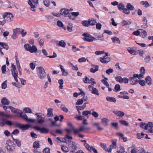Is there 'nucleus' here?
<instances>
[{
	"label": "nucleus",
	"instance_id": "nucleus-1",
	"mask_svg": "<svg viewBox=\"0 0 153 153\" xmlns=\"http://www.w3.org/2000/svg\"><path fill=\"white\" fill-rule=\"evenodd\" d=\"M37 73L39 77L41 79H43L46 77V74L45 71L42 67L36 68Z\"/></svg>",
	"mask_w": 153,
	"mask_h": 153
},
{
	"label": "nucleus",
	"instance_id": "nucleus-2",
	"mask_svg": "<svg viewBox=\"0 0 153 153\" xmlns=\"http://www.w3.org/2000/svg\"><path fill=\"white\" fill-rule=\"evenodd\" d=\"M5 147L7 151L10 153L13 152L15 149L12 141L10 140H7L5 144Z\"/></svg>",
	"mask_w": 153,
	"mask_h": 153
},
{
	"label": "nucleus",
	"instance_id": "nucleus-3",
	"mask_svg": "<svg viewBox=\"0 0 153 153\" xmlns=\"http://www.w3.org/2000/svg\"><path fill=\"white\" fill-rule=\"evenodd\" d=\"M2 16L4 19L9 22L12 21L13 18V15L10 13H5Z\"/></svg>",
	"mask_w": 153,
	"mask_h": 153
},
{
	"label": "nucleus",
	"instance_id": "nucleus-4",
	"mask_svg": "<svg viewBox=\"0 0 153 153\" xmlns=\"http://www.w3.org/2000/svg\"><path fill=\"white\" fill-rule=\"evenodd\" d=\"M33 147L34 148L33 151L35 153H40L41 152V150L39 149L40 148L39 141H36L34 142L33 144Z\"/></svg>",
	"mask_w": 153,
	"mask_h": 153
},
{
	"label": "nucleus",
	"instance_id": "nucleus-5",
	"mask_svg": "<svg viewBox=\"0 0 153 153\" xmlns=\"http://www.w3.org/2000/svg\"><path fill=\"white\" fill-rule=\"evenodd\" d=\"M68 141L69 143L68 144L69 148L73 149L71 151V153H74L77 149V146L75 144V142L69 140H68Z\"/></svg>",
	"mask_w": 153,
	"mask_h": 153
},
{
	"label": "nucleus",
	"instance_id": "nucleus-6",
	"mask_svg": "<svg viewBox=\"0 0 153 153\" xmlns=\"http://www.w3.org/2000/svg\"><path fill=\"white\" fill-rule=\"evenodd\" d=\"M82 36L84 37L83 39L85 41L92 42L93 41V39H96L95 38L92 37L91 35L87 33H83Z\"/></svg>",
	"mask_w": 153,
	"mask_h": 153
},
{
	"label": "nucleus",
	"instance_id": "nucleus-7",
	"mask_svg": "<svg viewBox=\"0 0 153 153\" xmlns=\"http://www.w3.org/2000/svg\"><path fill=\"white\" fill-rule=\"evenodd\" d=\"M90 129V128L89 127L83 126H80L79 129L76 128V129H74V134H78L79 132L84 130H88Z\"/></svg>",
	"mask_w": 153,
	"mask_h": 153
},
{
	"label": "nucleus",
	"instance_id": "nucleus-8",
	"mask_svg": "<svg viewBox=\"0 0 153 153\" xmlns=\"http://www.w3.org/2000/svg\"><path fill=\"white\" fill-rule=\"evenodd\" d=\"M32 1L35 4H37L39 3L38 0H29L28 1V4L30 6V10L33 11H35V10L34 8L35 7V5L33 4L32 3Z\"/></svg>",
	"mask_w": 153,
	"mask_h": 153
},
{
	"label": "nucleus",
	"instance_id": "nucleus-9",
	"mask_svg": "<svg viewBox=\"0 0 153 153\" xmlns=\"http://www.w3.org/2000/svg\"><path fill=\"white\" fill-rule=\"evenodd\" d=\"M34 128L38 131H40L42 133L47 134L49 132V130L45 127L40 128L39 127L35 126L33 127Z\"/></svg>",
	"mask_w": 153,
	"mask_h": 153
},
{
	"label": "nucleus",
	"instance_id": "nucleus-10",
	"mask_svg": "<svg viewBox=\"0 0 153 153\" xmlns=\"http://www.w3.org/2000/svg\"><path fill=\"white\" fill-rule=\"evenodd\" d=\"M22 114L23 112L22 111H21V112L20 113L19 116L22 118H23L26 121L32 123H34L35 121V119L28 118L26 114H25L24 115H22Z\"/></svg>",
	"mask_w": 153,
	"mask_h": 153
},
{
	"label": "nucleus",
	"instance_id": "nucleus-11",
	"mask_svg": "<svg viewBox=\"0 0 153 153\" xmlns=\"http://www.w3.org/2000/svg\"><path fill=\"white\" fill-rule=\"evenodd\" d=\"M21 29L20 28L14 29L13 30V33L12 35V38L13 39H16L18 35L20 33Z\"/></svg>",
	"mask_w": 153,
	"mask_h": 153
},
{
	"label": "nucleus",
	"instance_id": "nucleus-12",
	"mask_svg": "<svg viewBox=\"0 0 153 153\" xmlns=\"http://www.w3.org/2000/svg\"><path fill=\"white\" fill-rule=\"evenodd\" d=\"M12 124L11 121L6 120L4 118H2L1 121H0V126L1 127L4 126L5 124L11 126Z\"/></svg>",
	"mask_w": 153,
	"mask_h": 153
},
{
	"label": "nucleus",
	"instance_id": "nucleus-13",
	"mask_svg": "<svg viewBox=\"0 0 153 153\" xmlns=\"http://www.w3.org/2000/svg\"><path fill=\"white\" fill-rule=\"evenodd\" d=\"M117 140L114 139L111 140L112 144L110 145L109 149V152L111 153V150L114 149L115 148L117 147Z\"/></svg>",
	"mask_w": 153,
	"mask_h": 153
},
{
	"label": "nucleus",
	"instance_id": "nucleus-14",
	"mask_svg": "<svg viewBox=\"0 0 153 153\" xmlns=\"http://www.w3.org/2000/svg\"><path fill=\"white\" fill-rule=\"evenodd\" d=\"M88 89L92 94H94L97 96L99 95V91L96 88H94L91 85H89L88 86Z\"/></svg>",
	"mask_w": 153,
	"mask_h": 153
},
{
	"label": "nucleus",
	"instance_id": "nucleus-15",
	"mask_svg": "<svg viewBox=\"0 0 153 153\" xmlns=\"http://www.w3.org/2000/svg\"><path fill=\"white\" fill-rule=\"evenodd\" d=\"M36 115L37 116L38 120L37 122L38 123L41 124L45 122V117H43L42 115H39L38 113L36 114Z\"/></svg>",
	"mask_w": 153,
	"mask_h": 153
},
{
	"label": "nucleus",
	"instance_id": "nucleus-16",
	"mask_svg": "<svg viewBox=\"0 0 153 153\" xmlns=\"http://www.w3.org/2000/svg\"><path fill=\"white\" fill-rule=\"evenodd\" d=\"M18 127L22 130H25L29 128L30 126L28 124H26L25 125H21L19 124L17 125Z\"/></svg>",
	"mask_w": 153,
	"mask_h": 153
},
{
	"label": "nucleus",
	"instance_id": "nucleus-17",
	"mask_svg": "<svg viewBox=\"0 0 153 153\" xmlns=\"http://www.w3.org/2000/svg\"><path fill=\"white\" fill-rule=\"evenodd\" d=\"M145 150L143 148L138 147L134 149V153H146Z\"/></svg>",
	"mask_w": 153,
	"mask_h": 153
},
{
	"label": "nucleus",
	"instance_id": "nucleus-18",
	"mask_svg": "<svg viewBox=\"0 0 153 153\" xmlns=\"http://www.w3.org/2000/svg\"><path fill=\"white\" fill-rule=\"evenodd\" d=\"M61 13H60L61 15H62L64 16H67V15H68L69 14V12L70 10L68 9H66L65 8H62L61 10Z\"/></svg>",
	"mask_w": 153,
	"mask_h": 153
},
{
	"label": "nucleus",
	"instance_id": "nucleus-19",
	"mask_svg": "<svg viewBox=\"0 0 153 153\" xmlns=\"http://www.w3.org/2000/svg\"><path fill=\"white\" fill-rule=\"evenodd\" d=\"M59 67L61 70L62 75L64 76H67L68 74V73L67 70H66L62 65H60Z\"/></svg>",
	"mask_w": 153,
	"mask_h": 153
},
{
	"label": "nucleus",
	"instance_id": "nucleus-20",
	"mask_svg": "<svg viewBox=\"0 0 153 153\" xmlns=\"http://www.w3.org/2000/svg\"><path fill=\"white\" fill-rule=\"evenodd\" d=\"M147 129L149 130V132H153V123L148 122L147 124Z\"/></svg>",
	"mask_w": 153,
	"mask_h": 153
},
{
	"label": "nucleus",
	"instance_id": "nucleus-21",
	"mask_svg": "<svg viewBox=\"0 0 153 153\" xmlns=\"http://www.w3.org/2000/svg\"><path fill=\"white\" fill-rule=\"evenodd\" d=\"M113 113L119 117H122L125 115L124 113L120 111H113Z\"/></svg>",
	"mask_w": 153,
	"mask_h": 153
},
{
	"label": "nucleus",
	"instance_id": "nucleus-22",
	"mask_svg": "<svg viewBox=\"0 0 153 153\" xmlns=\"http://www.w3.org/2000/svg\"><path fill=\"white\" fill-rule=\"evenodd\" d=\"M12 74L14 77L15 80L17 82H18L17 79L18 73L16 71H11Z\"/></svg>",
	"mask_w": 153,
	"mask_h": 153
},
{
	"label": "nucleus",
	"instance_id": "nucleus-23",
	"mask_svg": "<svg viewBox=\"0 0 153 153\" xmlns=\"http://www.w3.org/2000/svg\"><path fill=\"white\" fill-rule=\"evenodd\" d=\"M1 103L2 105H7L9 104V102L6 98L4 97L1 100Z\"/></svg>",
	"mask_w": 153,
	"mask_h": 153
},
{
	"label": "nucleus",
	"instance_id": "nucleus-24",
	"mask_svg": "<svg viewBox=\"0 0 153 153\" xmlns=\"http://www.w3.org/2000/svg\"><path fill=\"white\" fill-rule=\"evenodd\" d=\"M110 61V59L108 57L105 58L104 56L100 59V62L103 63H106Z\"/></svg>",
	"mask_w": 153,
	"mask_h": 153
},
{
	"label": "nucleus",
	"instance_id": "nucleus-25",
	"mask_svg": "<svg viewBox=\"0 0 153 153\" xmlns=\"http://www.w3.org/2000/svg\"><path fill=\"white\" fill-rule=\"evenodd\" d=\"M116 135L117 136H120L121 139H122L123 141L124 142H126L127 140V138L126 137H124V135L121 133L117 132Z\"/></svg>",
	"mask_w": 153,
	"mask_h": 153
},
{
	"label": "nucleus",
	"instance_id": "nucleus-26",
	"mask_svg": "<svg viewBox=\"0 0 153 153\" xmlns=\"http://www.w3.org/2000/svg\"><path fill=\"white\" fill-rule=\"evenodd\" d=\"M139 83L140 85L141 86H144L146 84V82L143 80H135L134 85Z\"/></svg>",
	"mask_w": 153,
	"mask_h": 153
},
{
	"label": "nucleus",
	"instance_id": "nucleus-27",
	"mask_svg": "<svg viewBox=\"0 0 153 153\" xmlns=\"http://www.w3.org/2000/svg\"><path fill=\"white\" fill-rule=\"evenodd\" d=\"M91 66L95 68H91L90 71L91 72L93 73H94L96 72L98 70L99 66L98 65H92Z\"/></svg>",
	"mask_w": 153,
	"mask_h": 153
},
{
	"label": "nucleus",
	"instance_id": "nucleus-28",
	"mask_svg": "<svg viewBox=\"0 0 153 153\" xmlns=\"http://www.w3.org/2000/svg\"><path fill=\"white\" fill-rule=\"evenodd\" d=\"M139 30L140 31V36L142 38H144L147 36V33L146 31L143 29H140Z\"/></svg>",
	"mask_w": 153,
	"mask_h": 153
},
{
	"label": "nucleus",
	"instance_id": "nucleus-29",
	"mask_svg": "<svg viewBox=\"0 0 153 153\" xmlns=\"http://www.w3.org/2000/svg\"><path fill=\"white\" fill-rule=\"evenodd\" d=\"M93 80V78H91L90 79H89L87 76H85V80H83V81L85 83L90 84L91 82Z\"/></svg>",
	"mask_w": 153,
	"mask_h": 153
},
{
	"label": "nucleus",
	"instance_id": "nucleus-30",
	"mask_svg": "<svg viewBox=\"0 0 153 153\" xmlns=\"http://www.w3.org/2000/svg\"><path fill=\"white\" fill-rule=\"evenodd\" d=\"M53 109L51 108H49L48 109V113L47 116L48 117H53Z\"/></svg>",
	"mask_w": 153,
	"mask_h": 153
},
{
	"label": "nucleus",
	"instance_id": "nucleus-31",
	"mask_svg": "<svg viewBox=\"0 0 153 153\" xmlns=\"http://www.w3.org/2000/svg\"><path fill=\"white\" fill-rule=\"evenodd\" d=\"M37 50L36 46L34 45H33L31 46L29 51L31 53H35L37 52Z\"/></svg>",
	"mask_w": 153,
	"mask_h": 153
},
{
	"label": "nucleus",
	"instance_id": "nucleus-32",
	"mask_svg": "<svg viewBox=\"0 0 153 153\" xmlns=\"http://www.w3.org/2000/svg\"><path fill=\"white\" fill-rule=\"evenodd\" d=\"M111 40L114 43H117L120 44V41L119 39L116 37H114L111 38Z\"/></svg>",
	"mask_w": 153,
	"mask_h": 153
},
{
	"label": "nucleus",
	"instance_id": "nucleus-33",
	"mask_svg": "<svg viewBox=\"0 0 153 153\" xmlns=\"http://www.w3.org/2000/svg\"><path fill=\"white\" fill-rule=\"evenodd\" d=\"M143 53V51L141 49L137 50L135 49L134 50V54H139L142 56Z\"/></svg>",
	"mask_w": 153,
	"mask_h": 153
},
{
	"label": "nucleus",
	"instance_id": "nucleus-34",
	"mask_svg": "<svg viewBox=\"0 0 153 153\" xmlns=\"http://www.w3.org/2000/svg\"><path fill=\"white\" fill-rule=\"evenodd\" d=\"M89 21L90 25H94L97 23L96 20L93 18L89 19Z\"/></svg>",
	"mask_w": 153,
	"mask_h": 153
},
{
	"label": "nucleus",
	"instance_id": "nucleus-35",
	"mask_svg": "<svg viewBox=\"0 0 153 153\" xmlns=\"http://www.w3.org/2000/svg\"><path fill=\"white\" fill-rule=\"evenodd\" d=\"M106 100L107 101L111 102H116V99L113 97H107L106 98Z\"/></svg>",
	"mask_w": 153,
	"mask_h": 153
},
{
	"label": "nucleus",
	"instance_id": "nucleus-36",
	"mask_svg": "<svg viewBox=\"0 0 153 153\" xmlns=\"http://www.w3.org/2000/svg\"><path fill=\"white\" fill-rule=\"evenodd\" d=\"M0 46L6 50H7L9 48L8 45L6 43L0 42Z\"/></svg>",
	"mask_w": 153,
	"mask_h": 153
},
{
	"label": "nucleus",
	"instance_id": "nucleus-37",
	"mask_svg": "<svg viewBox=\"0 0 153 153\" xmlns=\"http://www.w3.org/2000/svg\"><path fill=\"white\" fill-rule=\"evenodd\" d=\"M0 115L2 116H4L7 118H10L12 117L11 115L6 114L5 112L3 111H0Z\"/></svg>",
	"mask_w": 153,
	"mask_h": 153
},
{
	"label": "nucleus",
	"instance_id": "nucleus-38",
	"mask_svg": "<svg viewBox=\"0 0 153 153\" xmlns=\"http://www.w3.org/2000/svg\"><path fill=\"white\" fill-rule=\"evenodd\" d=\"M81 23L83 26L85 27H88L90 25L89 19L88 21L84 20L82 21Z\"/></svg>",
	"mask_w": 153,
	"mask_h": 153
},
{
	"label": "nucleus",
	"instance_id": "nucleus-39",
	"mask_svg": "<svg viewBox=\"0 0 153 153\" xmlns=\"http://www.w3.org/2000/svg\"><path fill=\"white\" fill-rule=\"evenodd\" d=\"M145 80L148 85H150L151 84V79L149 76H147L145 78Z\"/></svg>",
	"mask_w": 153,
	"mask_h": 153
},
{
	"label": "nucleus",
	"instance_id": "nucleus-40",
	"mask_svg": "<svg viewBox=\"0 0 153 153\" xmlns=\"http://www.w3.org/2000/svg\"><path fill=\"white\" fill-rule=\"evenodd\" d=\"M144 77V75L142 74H134V80H137V79H135L136 78H137L139 79H140Z\"/></svg>",
	"mask_w": 153,
	"mask_h": 153
},
{
	"label": "nucleus",
	"instance_id": "nucleus-41",
	"mask_svg": "<svg viewBox=\"0 0 153 153\" xmlns=\"http://www.w3.org/2000/svg\"><path fill=\"white\" fill-rule=\"evenodd\" d=\"M127 50L130 54L132 55L134 54V48L133 47H128L127 48Z\"/></svg>",
	"mask_w": 153,
	"mask_h": 153
},
{
	"label": "nucleus",
	"instance_id": "nucleus-42",
	"mask_svg": "<svg viewBox=\"0 0 153 153\" xmlns=\"http://www.w3.org/2000/svg\"><path fill=\"white\" fill-rule=\"evenodd\" d=\"M108 121V120L106 118H103L101 120L102 123L105 126L107 125V123Z\"/></svg>",
	"mask_w": 153,
	"mask_h": 153
},
{
	"label": "nucleus",
	"instance_id": "nucleus-43",
	"mask_svg": "<svg viewBox=\"0 0 153 153\" xmlns=\"http://www.w3.org/2000/svg\"><path fill=\"white\" fill-rule=\"evenodd\" d=\"M111 126L114 127L115 129L117 130L118 128V124L117 123L111 122Z\"/></svg>",
	"mask_w": 153,
	"mask_h": 153
},
{
	"label": "nucleus",
	"instance_id": "nucleus-44",
	"mask_svg": "<svg viewBox=\"0 0 153 153\" xmlns=\"http://www.w3.org/2000/svg\"><path fill=\"white\" fill-rule=\"evenodd\" d=\"M58 83L60 85L59 88L60 89H62L63 88V81L62 79H60L58 80Z\"/></svg>",
	"mask_w": 153,
	"mask_h": 153
},
{
	"label": "nucleus",
	"instance_id": "nucleus-45",
	"mask_svg": "<svg viewBox=\"0 0 153 153\" xmlns=\"http://www.w3.org/2000/svg\"><path fill=\"white\" fill-rule=\"evenodd\" d=\"M61 109L67 113L68 111V109L65 107L63 104H62L61 106Z\"/></svg>",
	"mask_w": 153,
	"mask_h": 153
},
{
	"label": "nucleus",
	"instance_id": "nucleus-46",
	"mask_svg": "<svg viewBox=\"0 0 153 153\" xmlns=\"http://www.w3.org/2000/svg\"><path fill=\"white\" fill-rule=\"evenodd\" d=\"M23 111L26 113H32L31 110L29 108H25L23 109Z\"/></svg>",
	"mask_w": 153,
	"mask_h": 153
},
{
	"label": "nucleus",
	"instance_id": "nucleus-47",
	"mask_svg": "<svg viewBox=\"0 0 153 153\" xmlns=\"http://www.w3.org/2000/svg\"><path fill=\"white\" fill-rule=\"evenodd\" d=\"M93 125L94 126H97V129L99 130H102L103 129V128L100 127L99 126V123H93Z\"/></svg>",
	"mask_w": 153,
	"mask_h": 153
},
{
	"label": "nucleus",
	"instance_id": "nucleus-48",
	"mask_svg": "<svg viewBox=\"0 0 153 153\" xmlns=\"http://www.w3.org/2000/svg\"><path fill=\"white\" fill-rule=\"evenodd\" d=\"M59 45L62 47L64 48L66 45V43L63 40H61L59 42Z\"/></svg>",
	"mask_w": 153,
	"mask_h": 153
},
{
	"label": "nucleus",
	"instance_id": "nucleus-49",
	"mask_svg": "<svg viewBox=\"0 0 153 153\" xmlns=\"http://www.w3.org/2000/svg\"><path fill=\"white\" fill-rule=\"evenodd\" d=\"M72 25L73 24L72 23H70L68 25V26H67V30L70 32H71L72 31L73 27Z\"/></svg>",
	"mask_w": 153,
	"mask_h": 153
},
{
	"label": "nucleus",
	"instance_id": "nucleus-50",
	"mask_svg": "<svg viewBox=\"0 0 153 153\" xmlns=\"http://www.w3.org/2000/svg\"><path fill=\"white\" fill-rule=\"evenodd\" d=\"M62 150L65 152H67L69 151L68 148L65 146H63L61 147Z\"/></svg>",
	"mask_w": 153,
	"mask_h": 153
},
{
	"label": "nucleus",
	"instance_id": "nucleus-51",
	"mask_svg": "<svg viewBox=\"0 0 153 153\" xmlns=\"http://www.w3.org/2000/svg\"><path fill=\"white\" fill-rule=\"evenodd\" d=\"M100 145L104 149L105 151H107L109 152L108 148H107L106 145L102 143H100Z\"/></svg>",
	"mask_w": 153,
	"mask_h": 153
},
{
	"label": "nucleus",
	"instance_id": "nucleus-52",
	"mask_svg": "<svg viewBox=\"0 0 153 153\" xmlns=\"http://www.w3.org/2000/svg\"><path fill=\"white\" fill-rule=\"evenodd\" d=\"M141 127L143 128L145 130H147V124L145 123H141V124L140 125Z\"/></svg>",
	"mask_w": 153,
	"mask_h": 153
},
{
	"label": "nucleus",
	"instance_id": "nucleus-53",
	"mask_svg": "<svg viewBox=\"0 0 153 153\" xmlns=\"http://www.w3.org/2000/svg\"><path fill=\"white\" fill-rule=\"evenodd\" d=\"M25 48L27 51H29L30 48H31V46L29 44H25L24 45Z\"/></svg>",
	"mask_w": 153,
	"mask_h": 153
},
{
	"label": "nucleus",
	"instance_id": "nucleus-54",
	"mask_svg": "<svg viewBox=\"0 0 153 153\" xmlns=\"http://www.w3.org/2000/svg\"><path fill=\"white\" fill-rule=\"evenodd\" d=\"M119 122L122 125L125 126H128L129 124L125 120H119Z\"/></svg>",
	"mask_w": 153,
	"mask_h": 153
},
{
	"label": "nucleus",
	"instance_id": "nucleus-55",
	"mask_svg": "<svg viewBox=\"0 0 153 153\" xmlns=\"http://www.w3.org/2000/svg\"><path fill=\"white\" fill-rule=\"evenodd\" d=\"M134 81V75L133 76V77H130L128 79V82H129L131 85H134V82H133Z\"/></svg>",
	"mask_w": 153,
	"mask_h": 153
},
{
	"label": "nucleus",
	"instance_id": "nucleus-56",
	"mask_svg": "<svg viewBox=\"0 0 153 153\" xmlns=\"http://www.w3.org/2000/svg\"><path fill=\"white\" fill-rule=\"evenodd\" d=\"M120 87L119 85L116 84L115 86L114 90L116 92H118L120 90Z\"/></svg>",
	"mask_w": 153,
	"mask_h": 153
},
{
	"label": "nucleus",
	"instance_id": "nucleus-57",
	"mask_svg": "<svg viewBox=\"0 0 153 153\" xmlns=\"http://www.w3.org/2000/svg\"><path fill=\"white\" fill-rule=\"evenodd\" d=\"M122 25H130L131 24V22L128 21L123 20L122 22Z\"/></svg>",
	"mask_w": 153,
	"mask_h": 153
},
{
	"label": "nucleus",
	"instance_id": "nucleus-58",
	"mask_svg": "<svg viewBox=\"0 0 153 153\" xmlns=\"http://www.w3.org/2000/svg\"><path fill=\"white\" fill-rule=\"evenodd\" d=\"M141 4L143 5H144L145 7H147L149 6V4L148 1H142L140 2Z\"/></svg>",
	"mask_w": 153,
	"mask_h": 153
},
{
	"label": "nucleus",
	"instance_id": "nucleus-59",
	"mask_svg": "<svg viewBox=\"0 0 153 153\" xmlns=\"http://www.w3.org/2000/svg\"><path fill=\"white\" fill-rule=\"evenodd\" d=\"M127 8L129 10H133V5H131L129 3H128L127 4Z\"/></svg>",
	"mask_w": 153,
	"mask_h": 153
},
{
	"label": "nucleus",
	"instance_id": "nucleus-60",
	"mask_svg": "<svg viewBox=\"0 0 153 153\" xmlns=\"http://www.w3.org/2000/svg\"><path fill=\"white\" fill-rule=\"evenodd\" d=\"M125 6L122 3H120L118 5V9L120 10H123Z\"/></svg>",
	"mask_w": 153,
	"mask_h": 153
},
{
	"label": "nucleus",
	"instance_id": "nucleus-61",
	"mask_svg": "<svg viewBox=\"0 0 153 153\" xmlns=\"http://www.w3.org/2000/svg\"><path fill=\"white\" fill-rule=\"evenodd\" d=\"M84 146L86 148V149L89 151H91V148L87 143H84Z\"/></svg>",
	"mask_w": 153,
	"mask_h": 153
},
{
	"label": "nucleus",
	"instance_id": "nucleus-62",
	"mask_svg": "<svg viewBox=\"0 0 153 153\" xmlns=\"http://www.w3.org/2000/svg\"><path fill=\"white\" fill-rule=\"evenodd\" d=\"M145 135L143 133H141V134L137 133V137L139 139H140L143 137Z\"/></svg>",
	"mask_w": 153,
	"mask_h": 153
},
{
	"label": "nucleus",
	"instance_id": "nucleus-63",
	"mask_svg": "<svg viewBox=\"0 0 153 153\" xmlns=\"http://www.w3.org/2000/svg\"><path fill=\"white\" fill-rule=\"evenodd\" d=\"M13 140L14 141L15 143L17 144V146L19 147L21 146V143L20 141L17 139H13Z\"/></svg>",
	"mask_w": 153,
	"mask_h": 153
},
{
	"label": "nucleus",
	"instance_id": "nucleus-64",
	"mask_svg": "<svg viewBox=\"0 0 153 153\" xmlns=\"http://www.w3.org/2000/svg\"><path fill=\"white\" fill-rule=\"evenodd\" d=\"M116 80L117 81L122 83V78L120 76H118L115 78Z\"/></svg>",
	"mask_w": 153,
	"mask_h": 153
}]
</instances>
